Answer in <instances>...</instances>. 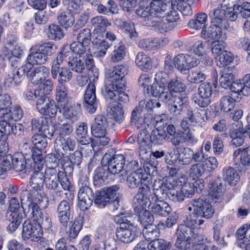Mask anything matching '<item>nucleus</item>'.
Returning a JSON list of instances; mask_svg holds the SVG:
<instances>
[{
  "label": "nucleus",
  "instance_id": "f257e3e1",
  "mask_svg": "<svg viewBox=\"0 0 250 250\" xmlns=\"http://www.w3.org/2000/svg\"><path fill=\"white\" fill-rule=\"evenodd\" d=\"M127 68L121 65L109 69L105 75L106 82L102 93L106 99L114 100L116 102L110 103L108 106L111 113L117 122L121 123L124 119V111L122 104L129 101V97L125 93L126 89L125 76Z\"/></svg>",
  "mask_w": 250,
  "mask_h": 250
},
{
  "label": "nucleus",
  "instance_id": "f03ea898",
  "mask_svg": "<svg viewBox=\"0 0 250 250\" xmlns=\"http://www.w3.org/2000/svg\"><path fill=\"white\" fill-rule=\"evenodd\" d=\"M169 7L167 2L162 0H141L136 14L144 19L152 17H163Z\"/></svg>",
  "mask_w": 250,
  "mask_h": 250
},
{
  "label": "nucleus",
  "instance_id": "7ed1b4c3",
  "mask_svg": "<svg viewBox=\"0 0 250 250\" xmlns=\"http://www.w3.org/2000/svg\"><path fill=\"white\" fill-rule=\"evenodd\" d=\"M187 209L188 211V217L195 220H203V218L208 219L214 213L212 206L206 200L201 198L191 199L187 205Z\"/></svg>",
  "mask_w": 250,
  "mask_h": 250
},
{
  "label": "nucleus",
  "instance_id": "20e7f679",
  "mask_svg": "<svg viewBox=\"0 0 250 250\" xmlns=\"http://www.w3.org/2000/svg\"><path fill=\"white\" fill-rule=\"evenodd\" d=\"M113 149H109L103 157L102 163L103 165L107 166L109 173L116 175L122 172L121 174L123 177L120 179L122 182L125 180V176H124V167L125 164V157L122 154H115Z\"/></svg>",
  "mask_w": 250,
  "mask_h": 250
},
{
  "label": "nucleus",
  "instance_id": "39448f33",
  "mask_svg": "<svg viewBox=\"0 0 250 250\" xmlns=\"http://www.w3.org/2000/svg\"><path fill=\"white\" fill-rule=\"evenodd\" d=\"M57 48V46L50 42L40 44L36 51L31 52L27 57L28 63L29 65L44 64L48 56L56 52Z\"/></svg>",
  "mask_w": 250,
  "mask_h": 250
},
{
  "label": "nucleus",
  "instance_id": "423d86ee",
  "mask_svg": "<svg viewBox=\"0 0 250 250\" xmlns=\"http://www.w3.org/2000/svg\"><path fill=\"white\" fill-rule=\"evenodd\" d=\"M231 10V7L223 9L219 7L211 10L209 12V16L212 24L224 29L226 28L228 26V20L234 21L237 18L236 14Z\"/></svg>",
  "mask_w": 250,
  "mask_h": 250
},
{
  "label": "nucleus",
  "instance_id": "0eeeda50",
  "mask_svg": "<svg viewBox=\"0 0 250 250\" xmlns=\"http://www.w3.org/2000/svg\"><path fill=\"white\" fill-rule=\"evenodd\" d=\"M139 231L130 221L123 219L120 227L116 229V233L118 239L121 242L128 244L134 241L138 236Z\"/></svg>",
  "mask_w": 250,
  "mask_h": 250
},
{
  "label": "nucleus",
  "instance_id": "6e6552de",
  "mask_svg": "<svg viewBox=\"0 0 250 250\" xmlns=\"http://www.w3.org/2000/svg\"><path fill=\"white\" fill-rule=\"evenodd\" d=\"M204 222V220H195L188 217L186 224L178 226L176 230L177 238L194 240L197 234L194 233L193 229L195 227H200Z\"/></svg>",
  "mask_w": 250,
  "mask_h": 250
},
{
  "label": "nucleus",
  "instance_id": "1a4fd4ad",
  "mask_svg": "<svg viewBox=\"0 0 250 250\" xmlns=\"http://www.w3.org/2000/svg\"><path fill=\"white\" fill-rule=\"evenodd\" d=\"M27 64L18 69L10 68L5 77L4 84L7 87L18 85L23 80L25 74L27 75Z\"/></svg>",
  "mask_w": 250,
  "mask_h": 250
},
{
  "label": "nucleus",
  "instance_id": "9d476101",
  "mask_svg": "<svg viewBox=\"0 0 250 250\" xmlns=\"http://www.w3.org/2000/svg\"><path fill=\"white\" fill-rule=\"evenodd\" d=\"M28 155L25 153V155L22 154H16L13 156L12 167L16 171L21 172L28 175L33 171L32 166V160H28Z\"/></svg>",
  "mask_w": 250,
  "mask_h": 250
},
{
  "label": "nucleus",
  "instance_id": "9b49d317",
  "mask_svg": "<svg viewBox=\"0 0 250 250\" xmlns=\"http://www.w3.org/2000/svg\"><path fill=\"white\" fill-rule=\"evenodd\" d=\"M137 143L139 147V155L142 159H146L151 153L150 135L146 129L139 131L137 136Z\"/></svg>",
  "mask_w": 250,
  "mask_h": 250
},
{
  "label": "nucleus",
  "instance_id": "f8f14e48",
  "mask_svg": "<svg viewBox=\"0 0 250 250\" xmlns=\"http://www.w3.org/2000/svg\"><path fill=\"white\" fill-rule=\"evenodd\" d=\"M42 235V227L37 222L32 224L28 221L24 222L22 231V238L24 240L30 239L31 241H37Z\"/></svg>",
  "mask_w": 250,
  "mask_h": 250
},
{
  "label": "nucleus",
  "instance_id": "ddd939ff",
  "mask_svg": "<svg viewBox=\"0 0 250 250\" xmlns=\"http://www.w3.org/2000/svg\"><path fill=\"white\" fill-rule=\"evenodd\" d=\"M36 107L42 115L55 117L57 113L58 108L53 100H50L46 96L41 95L38 99Z\"/></svg>",
  "mask_w": 250,
  "mask_h": 250
},
{
  "label": "nucleus",
  "instance_id": "4468645a",
  "mask_svg": "<svg viewBox=\"0 0 250 250\" xmlns=\"http://www.w3.org/2000/svg\"><path fill=\"white\" fill-rule=\"evenodd\" d=\"M96 88L94 84L89 83L87 85L84 95L83 107L88 112L93 113L95 112L98 106V101L95 93Z\"/></svg>",
  "mask_w": 250,
  "mask_h": 250
},
{
  "label": "nucleus",
  "instance_id": "2eb2a0df",
  "mask_svg": "<svg viewBox=\"0 0 250 250\" xmlns=\"http://www.w3.org/2000/svg\"><path fill=\"white\" fill-rule=\"evenodd\" d=\"M45 186L49 190H55L59 187L60 180L64 172L59 169L48 168L45 170Z\"/></svg>",
  "mask_w": 250,
  "mask_h": 250
},
{
  "label": "nucleus",
  "instance_id": "dca6fc26",
  "mask_svg": "<svg viewBox=\"0 0 250 250\" xmlns=\"http://www.w3.org/2000/svg\"><path fill=\"white\" fill-rule=\"evenodd\" d=\"M199 97L195 103L201 107H206L210 103V97L212 94V86L209 83H202L198 87Z\"/></svg>",
  "mask_w": 250,
  "mask_h": 250
},
{
  "label": "nucleus",
  "instance_id": "f3484780",
  "mask_svg": "<svg viewBox=\"0 0 250 250\" xmlns=\"http://www.w3.org/2000/svg\"><path fill=\"white\" fill-rule=\"evenodd\" d=\"M143 168L136 169L127 175L126 180L128 188L135 190L146 181V177Z\"/></svg>",
  "mask_w": 250,
  "mask_h": 250
},
{
  "label": "nucleus",
  "instance_id": "a211bd4d",
  "mask_svg": "<svg viewBox=\"0 0 250 250\" xmlns=\"http://www.w3.org/2000/svg\"><path fill=\"white\" fill-rule=\"evenodd\" d=\"M78 206L82 210L87 209L92 205L94 194L89 187L80 188L78 194Z\"/></svg>",
  "mask_w": 250,
  "mask_h": 250
},
{
  "label": "nucleus",
  "instance_id": "6ab92c4d",
  "mask_svg": "<svg viewBox=\"0 0 250 250\" xmlns=\"http://www.w3.org/2000/svg\"><path fill=\"white\" fill-rule=\"evenodd\" d=\"M48 74V69L44 66H38L29 69L28 68L27 77L35 85H39L42 83L47 78Z\"/></svg>",
  "mask_w": 250,
  "mask_h": 250
},
{
  "label": "nucleus",
  "instance_id": "aec40b11",
  "mask_svg": "<svg viewBox=\"0 0 250 250\" xmlns=\"http://www.w3.org/2000/svg\"><path fill=\"white\" fill-rule=\"evenodd\" d=\"M169 102L168 109L170 113L173 116H178L181 114L184 107L187 104L188 98L182 94L172 95Z\"/></svg>",
  "mask_w": 250,
  "mask_h": 250
},
{
  "label": "nucleus",
  "instance_id": "412c9836",
  "mask_svg": "<svg viewBox=\"0 0 250 250\" xmlns=\"http://www.w3.org/2000/svg\"><path fill=\"white\" fill-rule=\"evenodd\" d=\"M57 218L61 225L65 228L70 222L71 207L66 200L62 201L57 208Z\"/></svg>",
  "mask_w": 250,
  "mask_h": 250
},
{
  "label": "nucleus",
  "instance_id": "4be33fe9",
  "mask_svg": "<svg viewBox=\"0 0 250 250\" xmlns=\"http://www.w3.org/2000/svg\"><path fill=\"white\" fill-rule=\"evenodd\" d=\"M153 186L154 188V194H152L151 197V203L157 201H164L168 196L167 188L164 181L158 179L154 181Z\"/></svg>",
  "mask_w": 250,
  "mask_h": 250
},
{
  "label": "nucleus",
  "instance_id": "5701e85b",
  "mask_svg": "<svg viewBox=\"0 0 250 250\" xmlns=\"http://www.w3.org/2000/svg\"><path fill=\"white\" fill-rule=\"evenodd\" d=\"M144 19L145 25L151 26L160 33H164L171 29L172 27L168 23L165 21L163 17H152Z\"/></svg>",
  "mask_w": 250,
  "mask_h": 250
},
{
  "label": "nucleus",
  "instance_id": "b1692460",
  "mask_svg": "<svg viewBox=\"0 0 250 250\" xmlns=\"http://www.w3.org/2000/svg\"><path fill=\"white\" fill-rule=\"evenodd\" d=\"M148 91H150L152 96L158 97L160 101L166 103L170 101L172 94L170 93L166 85H161L158 83L154 82L150 87V90L147 88Z\"/></svg>",
  "mask_w": 250,
  "mask_h": 250
},
{
  "label": "nucleus",
  "instance_id": "393cba45",
  "mask_svg": "<svg viewBox=\"0 0 250 250\" xmlns=\"http://www.w3.org/2000/svg\"><path fill=\"white\" fill-rule=\"evenodd\" d=\"M108 123L106 118L103 115H97L95 118V123L91 125L92 134L95 137H102L106 134Z\"/></svg>",
  "mask_w": 250,
  "mask_h": 250
},
{
  "label": "nucleus",
  "instance_id": "a878e982",
  "mask_svg": "<svg viewBox=\"0 0 250 250\" xmlns=\"http://www.w3.org/2000/svg\"><path fill=\"white\" fill-rule=\"evenodd\" d=\"M223 28L212 24L207 28V26L203 28L201 32V37L208 41H217L222 36Z\"/></svg>",
  "mask_w": 250,
  "mask_h": 250
},
{
  "label": "nucleus",
  "instance_id": "bb28decb",
  "mask_svg": "<svg viewBox=\"0 0 250 250\" xmlns=\"http://www.w3.org/2000/svg\"><path fill=\"white\" fill-rule=\"evenodd\" d=\"M24 215V213H6L5 222L7 224V230L10 233L14 232L22 222Z\"/></svg>",
  "mask_w": 250,
  "mask_h": 250
},
{
  "label": "nucleus",
  "instance_id": "cd10ccee",
  "mask_svg": "<svg viewBox=\"0 0 250 250\" xmlns=\"http://www.w3.org/2000/svg\"><path fill=\"white\" fill-rule=\"evenodd\" d=\"M38 169L36 170L35 168L33 170V173L29 181L30 186L34 190H39L42 189L45 184V170L43 172L40 169Z\"/></svg>",
  "mask_w": 250,
  "mask_h": 250
},
{
  "label": "nucleus",
  "instance_id": "c85d7f7f",
  "mask_svg": "<svg viewBox=\"0 0 250 250\" xmlns=\"http://www.w3.org/2000/svg\"><path fill=\"white\" fill-rule=\"evenodd\" d=\"M151 207V211L159 216H167L172 211L171 207L166 202L157 201L148 204Z\"/></svg>",
  "mask_w": 250,
  "mask_h": 250
},
{
  "label": "nucleus",
  "instance_id": "c756f323",
  "mask_svg": "<svg viewBox=\"0 0 250 250\" xmlns=\"http://www.w3.org/2000/svg\"><path fill=\"white\" fill-rule=\"evenodd\" d=\"M205 113L204 109L189 107L187 109L185 118L192 124L202 123L203 121H205Z\"/></svg>",
  "mask_w": 250,
  "mask_h": 250
},
{
  "label": "nucleus",
  "instance_id": "7c9ffc66",
  "mask_svg": "<svg viewBox=\"0 0 250 250\" xmlns=\"http://www.w3.org/2000/svg\"><path fill=\"white\" fill-rule=\"evenodd\" d=\"M54 70H51V77L53 79H56L58 76V84H65L72 78V73L70 69L66 67H61L57 69L54 73Z\"/></svg>",
  "mask_w": 250,
  "mask_h": 250
},
{
  "label": "nucleus",
  "instance_id": "2f4dec72",
  "mask_svg": "<svg viewBox=\"0 0 250 250\" xmlns=\"http://www.w3.org/2000/svg\"><path fill=\"white\" fill-rule=\"evenodd\" d=\"M208 20V15L203 12L196 14L194 18L189 20L188 26L192 29L199 30L207 26L206 22Z\"/></svg>",
  "mask_w": 250,
  "mask_h": 250
},
{
  "label": "nucleus",
  "instance_id": "473e14b6",
  "mask_svg": "<svg viewBox=\"0 0 250 250\" xmlns=\"http://www.w3.org/2000/svg\"><path fill=\"white\" fill-rule=\"evenodd\" d=\"M240 124H238L234 126H233L230 130L229 136L232 139L231 144L236 146H241L244 142V132Z\"/></svg>",
  "mask_w": 250,
  "mask_h": 250
},
{
  "label": "nucleus",
  "instance_id": "72a5a7b5",
  "mask_svg": "<svg viewBox=\"0 0 250 250\" xmlns=\"http://www.w3.org/2000/svg\"><path fill=\"white\" fill-rule=\"evenodd\" d=\"M223 180L230 185H235L240 180V176L232 167H225L222 170Z\"/></svg>",
  "mask_w": 250,
  "mask_h": 250
},
{
  "label": "nucleus",
  "instance_id": "f704fd0d",
  "mask_svg": "<svg viewBox=\"0 0 250 250\" xmlns=\"http://www.w3.org/2000/svg\"><path fill=\"white\" fill-rule=\"evenodd\" d=\"M135 63L142 71H148L152 67L150 58L142 52H139L135 58Z\"/></svg>",
  "mask_w": 250,
  "mask_h": 250
},
{
  "label": "nucleus",
  "instance_id": "c9c22d12",
  "mask_svg": "<svg viewBox=\"0 0 250 250\" xmlns=\"http://www.w3.org/2000/svg\"><path fill=\"white\" fill-rule=\"evenodd\" d=\"M190 60L189 56L184 54H178L173 58V64L182 74H187L188 62Z\"/></svg>",
  "mask_w": 250,
  "mask_h": 250
},
{
  "label": "nucleus",
  "instance_id": "e433bc0d",
  "mask_svg": "<svg viewBox=\"0 0 250 250\" xmlns=\"http://www.w3.org/2000/svg\"><path fill=\"white\" fill-rule=\"evenodd\" d=\"M42 149L35 147L31 151L32 154L28 155L29 156L27 157L28 160H32V166L33 167L34 169L42 168V165L41 163L43 160V157L41 150Z\"/></svg>",
  "mask_w": 250,
  "mask_h": 250
},
{
  "label": "nucleus",
  "instance_id": "4c0bfd02",
  "mask_svg": "<svg viewBox=\"0 0 250 250\" xmlns=\"http://www.w3.org/2000/svg\"><path fill=\"white\" fill-rule=\"evenodd\" d=\"M143 112V109L141 108L139 106L132 110L130 121L132 125L139 128L145 124L146 122L145 118H143L142 116Z\"/></svg>",
  "mask_w": 250,
  "mask_h": 250
},
{
  "label": "nucleus",
  "instance_id": "58836bf2",
  "mask_svg": "<svg viewBox=\"0 0 250 250\" xmlns=\"http://www.w3.org/2000/svg\"><path fill=\"white\" fill-rule=\"evenodd\" d=\"M56 100L59 106L68 104L67 88L65 84H57L56 87Z\"/></svg>",
  "mask_w": 250,
  "mask_h": 250
},
{
  "label": "nucleus",
  "instance_id": "ea45409f",
  "mask_svg": "<svg viewBox=\"0 0 250 250\" xmlns=\"http://www.w3.org/2000/svg\"><path fill=\"white\" fill-rule=\"evenodd\" d=\"M57 20L60 25L65 29L71 27L75 22L74 17L66 12H62L57 17Z\"/></svg>",
  "mask_w": 250,
  "mask_h": 250
},
{
  "label": "nucleus",
  "instance_id": "a19ab883",
  "mask_svg": "<svg viewBox=\"0 0 250 250\" xmlns=\"http://www.w3.org/2000/svg\"><path fill=\"white\" fill-rule=\"evenodd\" d=\"M67 105L64 104L62 106L64 116L73 122L78 120L80 116V107H69Z\"/></svg>",
  "mask_w": 250,
  "mask_h": 250
},
{
  "label": "nucleus",
  "instance_id": "79ce46f5",
  "mask_svg": "<svg viewBox=\"0 0 250 250\" xmlns=\"http://www.w3.org/2000/svg\"><path fill=\"white\" fill-rule=\"evenodd\" d=\"M228 67L225 68L221 71V76L219 79L221 86L225 89H229L234 80V76L229 72Z\"/></svg>",
  "mask_w": 250,
  "mask_h": 250
},
{
  "label": "nucleus",
  "instance_id": "37998d69",
  "mask_svg": "<svg viewBox=\"0 0 250 250\" xmlns=\"http://www.w3.org/2000/svg\"><path fill=\"white\" fill-rule=\"evenodd\" d=\"M232 12L236 14L237 16L239 13L244 18H248L250 16V3L249 2H244L240 4H235L232 8Z\"/></svg>",
  "mask_w": 250,
  "mask_h": 250
},
{
  "label": "nucleus",
  "instance_id": "c03bdc74",
  "mask_svg": "<svg viewBox=\"0 0 250 250\" xmlns=\"http://www.w3.org/2000/svg\"><path fill=\"white\" fill-rule=\"evenodd\" d=\"M138 213V220L140 223L145 227L148 225H153L154 218L153 214L148 210L145 208L143 209L140 212H136Z\"/></svg>",
  "mask_w": 250,
  "mask_h": 250
},
{
  "label": "nucleus",
  "instance_id": "a18cd8bd",
  "mask_svg": "<svg viewBox=\"0 0 250 250\" xmlns=\"http://www.w3.org/2000/svg\"><path fill=\"white\" fill-rule=\"evenodd\" d=\"M209 189L212 197L217 198L223 194V184L220 177H217L211 183L210 182Z\"/></svg>",
  "mask_w": 250,
  "mask_h": 250
},
{
  "label": "nucleus",
  "instance_id": "49530a36",
  "mask_svg": "<svg viewBox=\"0 0 250 250\" xmlns=\"http://www.w3.org/2000/svg\"><path fill=\"white\" fill-rule=\"evenodd\" d=\"M187 80L188 82L194 83H199L206 79V75L199 69H192L188 72Z\"/></svg>",
  "mask_w": 250,
  "mask_h": 250
},
{
  "label": "nucleus",
  "instance_id": "de8ad7c7",
  "mask_svg": "<svg viewBox=\"0 0 250 250\" xmlns=\"http://www.w3.org/2000/svg\"><path fill=\"white\" fill-rule=\"evenodd\" d=\"M91 24L94 26V30L104 31L105 28L110 25L107 19L103 16H96L91 20Z\"/></svg>",
  "mask_w": 250,
  "mask_h": 250
},
{
  "label": "nucleus",
  "instance_id": "09e8293b",
  "mask_svg": "<svg viewBox=\"0 0 250 250\" xmlns=\"http://www.w3.org/2000/svg\"><path fill=\"white\" fill-rule=\"evenodd\" d=\"M27 207V215L33 218V220L37 222L44 213L42 212L39 206L36 203L30 202Z\"/></svg>",
  "mask_w": 250,
  "mask_h": 250
},
{
  "label": "nucleus",
  "instance_id": "8fccbe9b",
  "mask_svg": "<svg viewBox=\"0 0 250 250\" xmlns=\"http://www.w3.org/2000/svg\"><path fill=\"white\" fill-rule=\"evenodd\" d=\"M83 223L81 220L75 219L71 222L70 228L67 231L70 240L75 239L82 228Z\"/></svg>",
  "mask_w": 250,
  "mask_h": 250
},
{
  "label": "nucleus",
  "instance_id": "3c124183",
  "mask_svg": "<svg viewBox=\"0 0 250 250\" xmlns=\"http://www.w3.org/2000/svg\"><path fill=\"white\" fill-rule=\"evenodd\" d=\"M59 142L62 149L66 152L73 151L76 147V141L73 137H68L56 139V143Z\"/></svg>",
  "mask_w": 250,
  "mask_h": 250
},
{
  "label": "nucleus",
  "instance_id": "603ef678",
  "mask_svg": "<svg viewBox=\"0 0 250 250\" xmlns=\"http://www.w3.org/2000/svg\"><path fill=\"white\" fill-rule=\"evenodd\" d=\"M149 250H169L170 243L162 239H157L152 240L147 246Z\"/></svg>",
  "mask_w": 250,
  "mask_h": 250
},
{
  "label": "nucleus",
  "instance_id": "864d4df0",
  "mask_svg": "<svg viewBox=\"0 0 250 250\" xmlns=\"http://www.w3.org/2000/svg\"><path fill=\"white\" fill-rule=\"evenodd\" d=\"M94 203L100 208H104L107 205L109 204L110 199L104 191L102 189L96 192L94 197Z\"/></svg>",
  "mask_w": 250,
  "mask_h": 250
},
{
  "label": "nucleus",
  "instance_id": "5fc2aeb1",
  "mask_svg": "<svg viewBox=\"0 0 250 250\" xmlns=\"http://www.w3.org/2000/svg\"><path fill=\"white\" fill-rule=\"evenodd\" d=\"M150 135L151 144L162 145L167 140V135L164 130L154 129L151 132Z\"/></svg>",
  "mask_w": 250,
  "mask_h": 250
},
{
  "label": "nucleus",
  "instance_id": "6e6d98bb",
  "mask_svg": "<svg viewBox=\"0 0 250 250\" xmlns=\"http://www.w3.org/2000/svg\"><path fill=\"white\" fill-rule=\"evenodd\" d=\"M55 13L50 10H39L34 16L35 21L38 24H45L50 17L53 16Z\"/></svg>",
  "mask_w": 250,
  "mask_h": 250
},
{
  "label": "nucleus",
  "instance_id": "4d7b16f0",
  "mask_svg": "<svg viewBox=\"0 0 250 250\" xmlns=\"http://www.w3.org/2000/svg\"><path fill=\"white\" fill-rule=\"evenodd\" d=\"M82 56L73 58L69 61L68 65L71 70L77 73H82L84 69V58Z\"/></svg>",
  "mask_w": 250,
  "mask_h": 250
},
{
  "label": "nucleus",
  "instance_id": "13d9d810",
  "mask_svg": "<svg viewBox=\"0 0 250 250\" xmlns=\"http://www.w3.org/2000/svg\"><path fill=\"white\" fill-rule=\"evenodd\" d=\"M206 170L204 163H197L192 164L189 169V175L193 178L201 177Z\"/></svg>",
  "mask_w": 250,
  "mask_h": 250
},
{
  "label": "nucleus",
  "instance_id": "bf43d9fd",
  "mask_svg": "<svg viewBox=\"0 0 250 250\" xmlns=\"http://www.w3.org/2000/svg\"><path fill=\"white\" fill-rule=\"evenodd\" d=\"M236 101L229 96H223L220 100V106L222 110L229 112L234 108Z\"/></svg>",
  "mask_w": 250,
  "mask_h": 250
},
{
  "label": "nucleus",
  "instance_id": "052dcab7",
  "mask_svg": "<svg viewBox=\"0 0 250 250\" xmlns=\"http://www.w3.org/2000/svg\"><path fill=\"white\" fill-rule=\"evenodd\" d=\"M217 65L223 67L229 64L233 60L232 54L226 50L215 57Z\"/></svg>",
  "mask_w": 250,
  "mask_h": 250
},
{
  "label": "nucleus",
  "instance_id": "680f3d73",
  "mask_svg": "<svg viewBox=\"0 0 250 250\" xmlns=\"http://www.w3.org/2000/svg\"><path fill=\"white\" fill-rule=\"evenodd\" d=\"M56 130L58 133V136L56 139H59L71 137L70 135L73 131V127L70 124L63 123L59 125Z\"/></svg>",
  "mask_w": 250,
  "mask_h": 250
},
{
  "label": "nucleus",
  "instance_id": "e2e57ef3",
  "mask_svg": "<svg viewBox=\"0 0 250 250\" xmlns=\"http://www.w3.org/2000/svg\"><path fill=\"white\" fill-rule=\"evenodd\" d=\"M13 156L10 154L4 155L0 158V175L12 168Z\"/></svg>",
  "mask_w": 250,
  "mask_h": 250
},
{
  "label": "nucleus",
  "instance_id": "0e129e2a",
  "mask_svg": "<svg viewBox=\"0 0 250 250\" xmlns=\"http://www.w3.org/2000/svg\"><path fill=\"white\" fill-rule=\"evenodd\" d=\"M37 88L38 96H46L50 93L53 88V82L51 79H45L42 83L39 84Z\"/></svg>",
  "mask_w": 250,
  "mask_h": 250
},
{
  "label": "nucleus",
  "instance_id": "69168bd1",
  "mask_svg": "<svg viewBox=\"0 0 250 250\" xmlns=\"http://www.w3.org/2000/svg\"><path fill=\"white\" fill-rule=\"evenodd\" d=\"M47 36L51 40H60L63 37L62 30L59 25L51 24L49 26Z\"/></svg>",
  "mask_w": 250,
  "mask_h": 250
},
{
  "label": "nucleus",
  "instance_id": "338daca9",
  "mask_svg": "<svg viewBox=\"0 0 250 250\" xmlns=\"http://www.w3.org/2000/svg\"><path fill=\"white\" fill-rule=\"evenodd\" d=\"M182 156L179 159V162L182 165H188L193 161V151L188 147H184L181 152Z\"/></svg>",
  "mask_w": 250,
  "mask_h": 250
},
{
  "label": "nucleus",
  "instance_id": "774afa93",
  "mask_svg": "<svg viewBox=\"0 0 250 250\" xmlns=\"http://www.w3.org/2000/svg\"><path fill=\"white\" fill-rule=\"evenodd\" d=\"M143 234L146 240L151 242L152 240L157 239V238L159 235V232L158 229L153 227V225H148L143 229Z\"/></svg>",
  "mask_w": 250,
  "mask_h": 250
}]
</instances>
